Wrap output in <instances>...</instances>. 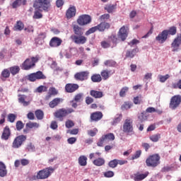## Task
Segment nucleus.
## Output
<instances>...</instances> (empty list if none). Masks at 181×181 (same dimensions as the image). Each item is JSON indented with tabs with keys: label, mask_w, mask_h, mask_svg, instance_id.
<instances>
[{
	"label": "nucleus",
	"mask_w": 181,
	"mask_h": 181,
	"mask_svg": "<svg viewBox=\"0 0 181 181\" xmlns=\"http://www.w3.org/2000/svg\"><path fill=\"white\" fill-rule=\"evenodd\" d=\"M18 103H20V104H22L23 105V107H28V105H29L30 104V101L25 100L26 95L18 94Z\"/></svg>",
	"instance_id": "bb28decb"
},
{
	"label": "nucleus",
	"mask_w": 181,
	"mask_h": 181,
	"mask_svg": "<svg viewBox=\"0 0 181 181\" xmlns=\"http://www.w3.org/2000/svg\"><path fill=\"white\" fill-rule=\"evenodd\" d=\"M64 100L62 98H55L49 103V107L50 108H54L57 107V105H59V104H62L63 103Z\"/></svg>",
	"instance_id": "4be33fe9"
},
{
	"label": "nucleus",
	"mask_w": 181,
	"mask_h": 181,
	"mask_svg": "<svg viewBox=\"0 0 181 181\" xmlns=\"http://www.w3.org/2000/svg\"><path fill=\"white\" fill-rule=\"evenodd\" d=\"M8 175V170H6V165L4 162L0 161V177H5Z\"/></svg>",
	"instance_id": "cd10ccee"
},
{
	"label": "nucleus",
	"mask_w": 181,
	"mask_h": 181,
	"mask_svg": "<svg viewBox=\"0 0 181 181\" xmlns=\"http://www.w3.org/2000/svg\"><path fill=\"white\" fill-rule=\"evenodd\" d=\"M11 129L9 128V126H6L3 129L1 139H3V141H8V139L11 138Z\"/></svg>",
	"instance_id": "6ab92c4d"
},
{
	"label": "nucleus",
	"mask_w": 181,
	"mask_h": 181,
	"mask_svg": "<svg viewBox=\"0 0 181 181\" xmlns=\"http://www.w3.org/2000/svg\"><path fill=\"white\" fill-rule=\"evenodd\" d=\"M133 102L136 105L141 104L142 103V96L139 95L134 98Z\"/></svg>",
	"instance_id": "052dcab7"
},
{
	"label": "nucleus",
	"mask_w": 181,
	"mask_h": 181,
	"mask_svg": "<svg viewBox=\"0 0 181 181\" xmlns=\"http://www.w3.org/2000/svg\"><path fill=\"white\" fill-rule=\"evenodd\" d=\"M160 138V134H153L149 137L150 140L152 141V142H158Z\"/></svg>",
	"instance_id": "5fc2aeb1"
},
{
	"label": "nucleus",
	"mask_w": 181,
	"mask_h": 181,
	"mask_svg": "<svg viewBox=\"0 0 181 181\" xmlns=\"http://www.w3.org/2000/svg\"><path fill=\"white\" fill-rule=\"evenodd\" d=\"M67 134H70V135H77V134H78V129L68 130Z\"/></svg>",
	"instance_id": "69168bd1"
},
{
	"label": "nucleus",
	"mask_w": 181,
	"mask_h": 181,
	"mask_svg": "<svg viewBox=\"0 0 181 181\" xmlns=\"http://www.w3.org/2000/svg\"><path fill=\"white\" fill-rule=\"evenodd\" d=\"M91 81L93 83H101L103 81V78L100 74H94L90 77Z\"/></svg>",
	"instance_id": "72a5a7b5"
},
{
	"label": "nucleus",
	"mask_w": 181,
	"mask_h": 181,
	"mask_svg": "<svg viewBox=\"0 0 181 181\" xmlns=\"http://www.w3.org/2000/svg\"><path fill=\"white\" fill-rule=\"evenodd\" d=\"M129 90V88H128L127 86L123 87L119 91V96L125 97V95H127V93H128Z\"/></svg>",
	"instance_id": "09e8293b"
},
{
	"label": "nucleus",
	"mask_w": 181,
	"mask_h": 181,
	"mask_svg": "<svg viewBox=\"0 0 181 181\" xmlns=\"http://www.w3.org/2000/svg\"><path fill=\"white\" fill-rule=\"evenodd\" d=\"M42 18L43 14H42V10L40 8H35L33 19H42Z\"/></svg>",
	"instance_id": "f704fd0d"
},
{
	"label": "nucleus",
	"mask_w": 181,
	"mask_h": 181,
	"mask_svg": "<svg viewBox=\"0 0 181 181\" xmlns=\"http://www.w3.org/2000/svg\"><path fill=\"white\" fill-rule=\"evenodd\" d=\"M35 64L32 63L30 59H26L24 62L21 64L22 70H30L33 67H35Z\"/></svg>",
	"instance_id": "a211bd4d"
},
{
	"label": "nucleus",
	"mask_w": 181,
	"mask_h": 181,
	"mask_svg": "<svg viewBox=\"0 0 181 181\" xmlns=\"http://www.w3.org/2000/svg\"><path fill=\"white\" fill-rule=\"evenodd\" d=\"M104 64L106 67H115L117 62L112 59H108L104 62Z\"/></svg>",
	"instance_id": "37998d69"
},
{
	"label": "nucleus",
	"mask_w": 181,
	"mask_h": 181,
	"mask_svg": "<svg viewBox=\"0 0 181 181\" xmlns=\"http://www.w3.org/2000/svg\"><path fill=\"white\" fill-rule=\"evenodd\" d=\"M10 76H11V71H9V69H6L2 71L1 76L4 77V78H9Z\"/></svg>",
	"instance_id": "864d4df0"
},
{
	"label": "nucleus",
	"mask_w": 181,
	"mask_h": 181,
	"mask_svg": "<svg viewBox=\"0 0 181 181\" xmlns=\"http://www.w3.org/2000/svg\"><path fill=\"white\" fill-rule=\"evenodd\" d=\"M123 132L127 135H135L134 131V121L132 119H126L123 124Z\"/></svg>",
	"instance_id": "7ed1b4c3"
},
{
	"label": "nucleus",
	"mask_w": 181,
	"mask_h": 181,
	"mask_svg": "<svg viewBox=\"0 0 181 181\" xmlns=\"http://www.w3.org/2000/svg\"><path fill=\"white\" fill-rule=\"evenodd\" d=\"M142 155V151L138 150L135 152V153L132 156V160H135V159H138Z\"/></svg>",
	"instance_id": "6e6d98bb"
},
{
	"label": "nucleus",
	"mask_w": 181,
	"mask_h": 181,
	"mask_svg": "<svg viewBox=\"0 0 181 181\" xmlns=\"http://www.w3.org/2000/svg\"><path fill=\"white\" fill-rule=\"evenodd\" d=\"M57 94H59V92L57 91L56 88H54V87L49 88L48 90V93L45 96V100L48 101V100H50V98H52V95H57Z\"/></svg>",
	"instance_id": "393cba45"
},
{
	"label": "nucleus",
	"mask_w": 181,
	"mask_h": 181,
	"mask_svg": "<svg viewBox=\"0 0 181 181\" xmlns=\"http://www.w3.org/2000/svg\"><path fill=\"white\" fill-rule=\"evenodd\" d=\"M9 71L13 76H16V74H18V73L21 71V68H19V66H14L10 67Z\"/></svg>",
	"instance_id": "ea45409f"
},
{
	"label": "nucleus",
	"mask_w": 181,
	"mask_h": 181,
	"mask_svg": "<svg viewBox=\"0 0 181 181\" xmlns=\"http://www.w3.org/2000/svg\"><path fill=\"white\" fill-rule=\"evenodd\" d=\"M93 163L95 166H104V165H105V159L99 157L93 160Z\"/></svg>",
	"instance_id": "473e14b6"
},
{
	"label": "nucleus",
	"mask_w": 181,
	"mask_h": 181,
	"mask_svg": "<svg viewBox=\"0 0 181 181\" xmlns=\"http://www.w3.org/2000/svg\"><path fill=\"white\" fill-rule=\"evenodd\" d=\"M83 95L81 93L76 94L74 98V101H75V103H81V101H83Z\"/></svg>",
	"instance_id": "3c124183"
},
{
	"label": "nucleus",
	"mask_w": 181,
	"mask_h": 181,
	"mask_svg": "<svg viewBox=\"0 0 181 181\" xmlns=\"http://www.w3.org/2000/svg\"><path fill=\"white\" fill-rule=\"evenodd\" d=\"M35 115L37 119H42L43 118V117H45V113L43 112V111H42L40 110H37L35 112Z\"/></svg>",
	"instance_id": "c03bdc74"
},
{
	"label": "nucleus",
	"mask_w": 181,
	"mask_h": 181,
	"mask_svg": "<svg viewBox=\"0 0 181 181\" xmlns=\"http://www.w3.org/2000/svg\"><path fill=\"white\" fill-rule=\"evenodd\" d=\"M171 87L174 89L180 88L181 90V79L177 83H173Z\"/></svg>",
	"instance_id": "e2e57ef3"
},
{
	"label": "nucleus",
	"mask_w": 181,
	"mask_h": 181,
	"mask_svg": "<svg viewBox=\"0 0 181 181\" xmlns=\"http://www.w3.org/2000/svg\"><path fill=\"white\" fill-rule=\"evenodd\" d=\"M97 30H98L97 26L92 27L88 31L86 32V35L88 36L89 35H91V33L97 32Z\"/></svg>",
	"instance_id": "680f3d73"
},
{
	"label": "nucleus",
	"mask_w": 181,
	"mask_h": 181,
	"mask_svg": "<svg viewBox=\"0 0 181 181\" xmlns=\"http://www.w3.org/2000/svg\"><path fill=\"white\" fill-rule=\"evenodd\" d=\"M73 112H74V110L73 108H61L56 110L54 113V117L59 119V121H63V118H64V117H67V115L73 114Z\"/></svg>",
	"instance_id": "f03ea898"
},
{
	"label": "nucleus",
	"mask_w": 181,
	"mask_h": 181,
	"mask_svg": "<svg viewBox=\"0 0 181 181\" xmlns=\"http://www.w3.org/2000/svg\"><path fill=\"white\" fill-rule=\"evenodd\" d=\"M65 127L66 128H68V129H70V128H73V127H74V122L70 119L66 120L65 122Z\"/></svg>",
	"instance_id": "bf43d9fd"
},
{
	"label": "nucleus",
	"mask_w": 181,
	"mask_h": 181,
	"mask_svg": "<svg viewBox=\"0 0 181 181\" xmlns=\"http://www.w3.org/2000/svg\"><path fill=\"white\" fill-rule=\"evenodd\" d=\"M105 177H113L114 172L112 171H106L104 173Z\"/></svg>",
	"instance_id": "338daca9"
},
{
	"label": "nucleus",
	"mask_w": 181,
	"mask_h": 181,
	"mask_svg": "<svg viewBox=\"0 0 181 181\" xmlns=\"http://www.w3.org/2000/svg\"><path fill=\"white\" fill-rule=\"evenodd\" d=\"M90 77V71H82L74 74V78L77 81H86Z\"/></svg>",
	"instance_id": "9b49d317"
},
{
	"label": "nucleus",
	"mask_w": 181,
	"mask_h": 181,
	"mask_svg": "<svg viewBox=\"0 0 181 181\" xmlns=\"http://www.w3.org/2000/svg\"><path fill=\"white\" fill-rule=\"evenodd\" d=\"M26 139L27 136L23 134L17 136L13 141L11 146L12 148L13 149H19V148H21V146H22V145L25 144Z\"/></svg>",
	"instance_id": "39448f33"
},
{
	"label": "nucleus",
	"mask_w": 181,
	"mask_h": 181,
	"mask_svg": "<svg viewBox=\"0 0 181 181\" xmlns=\"http://www.w3.org/2000/svg\"><path fill=\"white\" fill-rule=\"evenodd\" d=\"M121 119H122V114L117 115L112 122V125H117V124L121 122Z\"/></svg>",
	"instance_id": "49530a36"
},
{
	"label": "nucleus",
	"mask_w": 181,
	"mask_h": 181,
	"mask_svg": "<svg viewBox=\"0 0 181 181\" xmlns=\"http://www.w3.org/2000/svg\"><path fill=\"white\" fill-rule=\"evenodd\" d=\"M165 31L168 35H170L171 36H175L177 33V28L175 26H172L168 30H165Z\"/></svg>",
	"instance_id": "79ce46f5"
},
{
	"label": "nucleus",
	"mask_w": 181,
	"mask_h": 181,
	"mask_svg": "<svg viewBox=\"0 0 181 181\" xmlns=\"http://www.w3.org/2000/svg\"><path fill=\"white\" fill-rule=\"evenodd\" d=\"M115 9H117V4H107L105 7V10L107 11L108 13H112Z\"/></svg>",
	"instance_id": "e433bc0d"
},
{
	"label": "nucleus",
	"mask_w": 181,
	"mask_h": 181,
	"mask_svg": "<svg viewBox=\"0 0 181 181\" xmlns=\"http://www.w3.org/2000/svg\"><path fill=\"white\" fill-rule=\"evenodd\" d=\"M181 45V35H178L175 38L171 44L172 52H178Z\"/></svg>",
	"instance_id": "ddd939ff"
},
{
	"label": "nucleus",
	"mask_w": 181,
	"mask_h": 181,
	"mask_svg": "<svg viewBox=\"0 0 181 181\" xmlns=\"http://www.w3.org/2000/svg\"><path fill=\"white\" fill-rule=\"evenodd\" d=\"M26 4H28L27 0H16L12 3L11 6L13 9H16V8H19V6H22V5L25 6Z\"/></svg>",
	"instance_id": "b1692460"
},
{
	"label": "nucleus",
	"mask_w": 181,
	"mask_h": 181,
	"mask_svg": "<svg viewBox=\"0 0 181 181\" xmlns=\"http://www.w3.org/2000/svg\"><path fill=\"white\" fill-rule=\"evenodd\" d=\"M76 11L77 10L76 9V6L69 7L66 12V19H71V18H74V16H76Z\"/></svg>",
	"instance_id": "412c9836"
},
{
	"label": "nucleus",
	"mask_w": 181,
	"mask_h": 181,
	"mask_svg": "<svg viewBox=\"0 0 181 181\" xmlns=\"http://www.w3.org/2000/svg\"><path fill=\"white\" fill-rule=\"evenodd\" d=\"M159 160H160L159 154H153L146 158V165L148 168H156L160 163Z\"/></svg>",
	"instance_id": "20e7f679"
},
{
	"label": "nucleus",
	"mask_w": 181,
	"mask_h": 181,
	"mask_svg": "<svg viewBox=\"0 0 181 181\" xmlns=\"http://www.w3.org/2000/svg\"><path fill=\"white\" fill-rule=\"evenodd\" d=\"M168 31L164 30L158 34V35L156 37V40L162 45L163 43H165V40H168Z\"/></svg>",
	"instance_id": "2eb2a0df"
},
{
	"label": "nucleus",
	"mask_w": 181,
	"mask_h": 181,
	"mask_svg": "<svg viewBox=\"0 0 181 181\" xmlns=\"http://www.w3.org/2000/svg\"><path fill=\"white\" fill-rule=\"evenodd\" d=\"M90 95L93 97V98H103V97H104V93L103 91L91 90L90 91Z\"/></svg>",
	"instance_id": "c756f323"
},
{
	"label": "nucleus",
	"mask_w": 181,
	"mask_h": 181,
	"mask_svg": "<svg viewBox=\"0 0 181 181\" xmlns=\"http://www.w3.org/2000/svg\"><path fill=\"white\" fill-rule=\"evenodd\" d=\"M28 80L32 82L36 81V80H46V76L43 74V72L38 71L28 75Z\"/></svg>",
	"instance_id": "0eeeda50"
},
{
	"label": "nucleus",
	"mask_w": 181,
	"mask_h": 181,
	"mask_svg": "<svg viewBox=\"0 0 181 181\" xmlns=\"http://www.w3.org/2000/svg\"><path fill=\"white\" fill-rule=\"evenodd\" d=\"M25 127V124H23V122L21 120H18L16 122V128L18 131H22V129H23Z\"/></svg>",
	"instance_id": "de8ad7c7"
},
{
	"label": "nucleus",
	"mask_w": 181,
	"mask_h": 181,
	"mask_svg": "<svg viewBox=\"0 0 181 181\" xmlns=\"http://www.w3.org/2000/svg\"><path fill=\"white\" fill-rule=\"evenodd\" d=\"M46 91H47V87L42 85L36 88V93H45Z\"/></svg>",
	"instance_id": "4d7b16f0"
},
{
	"label": "nucleus",
	"mask_w": 181,
	"mask_h": 181,
	"mask_svg": "<svg viewBox=\"0 0 181 181\" xmlns=\"http://www.w3.org/2000/svg\"><path fill=\"white\" fill-rule=\"evenodd\" d=\"M96 28L99 32H104L105 29H110V23L107 22H102L99 25H96Z\"/></svg>",
	"instance_id": "c85d7f7f"
},
{
	"label": "nucleus",
	"mask_w": 181,
	"mask_h": 181,
	"mask_svg": "<svg viewBox=\"0 0 181 181\" xmlns=\"http://www.w3.org/2000/svg\"><path fill=\"white\" fill-rule=\"evenodd\" d=\"M146 113L148 114V113H150V114H152V112H158L159 114H162V111H159L158 110H156L155 107H148L146 110Z\"/></svg>",
	"instance_id": "8fccbe9b"
},
{
	"label": "nucleus",
	"mask_w": 181,
	"mask_h": 181,
	"mask_svg": "<svg viewBox=\"0 0 181 181\" xmlns=\"http://www.w3.org/2000/svg\"><path fill=\"white\" fill-rule=\"evenodd\" d=\"M54 172V168L49 167L40 170L37 174V179H47Z\"/></svg>",
	"instance_id": "423d86ee"
},
{
	"label": "nucleus",
	"mask_w": 181,
	"mask_h": 181,
	"mask_svg": "<svg viewBox=\"0 0 181 181\" xmlns=\"http://www.w3.org/2000/svg\"><path fill=\"white\" fill-rule=\"evenodd\" d=\"M50 6V0H35L33 4L35 9H42L45 12H49Z\"/></svg>",
	"instance_id": "f257e3e1"
},
{
	"label": "nucleus",
	"mask_w": 181,
	"mask_h": 181,
	"mask_svg": "<svg viewBox=\"0 0 181 181\" xmlns=\"http://www.w3.org/2000/svg\"><path fill=\"white\" fill-rule=\"evenodd\" d=\"M78 163L80 166H87V157L86 156H81L78 158Z\"/></svg>",
	"instance_id": "58836bf2"
},
{
	"label": "nucleus",
	"mask_w": 181,
	"mask_h": 181,
	"mask_svg": "<svg viewBox=\"0 0 181 181\" xmlns=\"http://www.w3.org/2000/svg\"><path fill=\"white\" fill-rule=\"evenodd\" d=\"M148 175H149V172L148 171L144 174L141 173L140 172H137L136 174H134V180L135 181L144 180V179H146V177H148Z\"/></svg>",
	"instance_id": "a878e982"
},
{
	"label": "nucleus",
	"mask_w": 181,
	"mask_h": 181,
	"mask_svg": "<svg viewBox=\"0 0 181 181\" xmlns=\"http://www.w3.org/2000/svg\"><path fill=\"white\" fill-rule=\"evenodd\" d=\"M70 39L76 43V45H84L87 42V37L83 35H72L70 37Z\"/></svg>",
	"instance_id": "f8f14e48"
},
{
	"label": "nucleus",
	"mask_w": 181,
	"mask_h": 181,
	"mask_svg": "<svg viewBox=\"0 0 181 181\" xmlns=\"http://www.w3.org/2000/svg\"><path fill=\"white\" fill-rule=\"evenodd\" d=\"M25 28V25L21 21H18L16 22V25L13 27V30L16 31H21L23 30V28Z\"/></svg>",
	"instance_id": "c9c22d12"
},
{
	"label": "nucleus",
	"mask_w": 181,
	"mask_h": 181,
	"mask_svg": "<svg viewBox=\"0 0 181 181\" xmlns=\"http://www.w3.org/2000/svg\"><path fill=\"white\" fill-rule=\"evenodd\" d=\"M76 22L79 26H86V25L91 23V16L87 14H83L78 18Z\"/></svg>",
	"instance_id": "9d476101"
},
{
	"label": "nucleus",
	"mask_w": 181,
	"mask_h": 181,
	"mask_svg": "<svg viewBox=\"0 0 181 181\" xmlns=\"http://www.w3.org/2000/svg\"><path fill=\"white\" fill-rule=\"evenodd\" d=\"M39 59H40V57L39 55H36L35 57H31V63L33 64H35L39 62Z\"/></svg>",
	"instance_id": "0e129e2a"
},
{
	"label": "nucleus",
	"mask_w": 181,
	"mask_h": 181,
	"mask_svg": "<svg viewBox=\"0 0 181 181\" xmlns=\"http://www.w3.org/2000/svg\"><path fill=\"white\" fill-rule=\"evenodd\" d=\"M109 168H112V169H115V168H117L118 166V162L117 161V159H114L110 160L108 163Z\"/></svg>",
	"instance_id": "603ef678"
},
{
	"label": "nucleus",
	"mask_w": 181,
	"mask_h": 181,
	"mask_svg": "<svg viewBox=\"0 0 181 181\" xmlns=\"http://www.w3.org/2000/svg\"><path fill=\"white\" fill-rule=\"evenodd\" d=\"M59 126L57 125V122L56 121H52L50 124V128L51 129H57Z\"/></svg>",
	"instance_id": "774afa93"
},
{
	"label": "nucleus",
	"mask_w": 181,
	"mask_h": 181,
	"mask_svg": "<svg viewBox=\"0 0 181 181\" xmlns=\"http://www.w3.org/2000/svg\"><path fill=\"white\" fill-rule=\"evenodd\" d=\"M114 74V71L108 69H103L100 72V76L103 80H108L109 77H111L112 74Z\"/></svg>",
	"instance_id": "5701e85b"
},
{
	"label": "nucleus",
	"mask_w": 181,
	"mask_h": 181,
	"mask_svg": "<svg viewBox=\"0 0 181 181\" xmlns=\"http://www.w3.org/2000/svg\"><path fill=\"white\" fill-rule=\"evenodd\" d=\"M25 127L26 128H30V129H32L33 128H39L40 124H39L37 122H29L26 123Z\"/></svg>",
	"instance_id": "a19ab883"
},
{
	"label": "nucleus",
	"mask_w": 181,
	"mask_h": 181,
	"mask_svg": "<svg viewBox=\"0 0 181 181\" xmlns=\"http://www.w3.org/2000/svg\"><path fill=\"white\" fill-rule=\"evenodd\" d=\"M17 117H18V116L16 115H15L13 113H10L8 115L7 119H8V122L13 123V122H15Z\"/></svg>",
	"instance_id": "a18cd8bd"
},
{
	"label": "nucleus",
	"mask_w": 181,
	"mask_h": 181,
	"mask_svg": "<svg viewBox=\"0 0 181 181\" xmlns=\"http://www.w3.org/2000/svg\"><path fill=\"white\" fill-rule=\"evenodd\" d=\"M181 103V96L179 95H174L171 98L169 105V108L170 110H176L180 105Z\"/></svg>",
	"instance_id": "1a4fd4ad"
},
{
	"label": "nucleus",
	"mask_w": 181,
	"mask_h": 181,
	"mask_svg": "<svg viewBox=\"0 0 181 181\" xmlns=\"http://www.w3.org/2000/svg\"><path fill=\"white\" fill-rule=\"evenodd\" d=\"M103 112L98 111L90 114V122H98L100 119H103Z\"/></svg>",
	"instance_id": "dca6fc26"
},
{
	"label": "nucleus",
	"mask_w": 181,
	"mask_h": 181,
	"mask_svg": "<svg viewBox=\"0 0 181 181\" xmlns=\"http://www.w3.org/2000/svg\"><path fill=\"white\" fill-rule=\"evenodd\" d=\"M115 139V136L112 133H109L105 134L100 137L97 143L98 146H103L105 142H108L109 141H114Z\"/></svg>",
	"instance_id": "6e6552de"
},
{
	"label": "nucleus",
	"mask_w": 181,
	"mask_h": 181,
	"mask_svg": "<svg viewBox=\"0 0 181 181\" xmlns=\"http://www.w3.org/2000/svg\"><path fill=\"white\" fill-rule=\"evenodd\" d=\"M170 76L169 74H166L165 76L163 75H159L158 78H159V81L160 83H165V81H166V80H168V78H170Z\"/></svg>",
	"instance_id": "13d9d810"
},
{
	"label": "nucleus",
	"mask_w": 181,
	"mask_h": 181,
	"mask_svg": "<svg viewBox=\"0 0 181 181\" xmlns=\"http://www.w3.org/2000/svg\"><path fill=\"white\" fill-rule=\"evenodd\" d=\"M119 39H121L124 42L127 37H128V31L127 30V28H125V26H122L119 30L118 34Z\"/></svg>",
	"instance_id": "aec40b11"
},
{
	"label": "nucleus",
	"mask_w": 181,
	"mask_h": 181,
	"mask_svg": "<svg viewBox=\"0 0 181 181\" xmlns=\"http://www.w3.org/2000/svg\"><path fill=\"white\" fill-rule=\"evenodd\" d=\"M79 88L80 86L77 83H66L65 85V91L66 93H71L77 91Z\"/></svg>",
	"instance_id": "4468645a"
},
{
	"label": "nucleus",
	"mask_w": 181,
	"mask_h": 181,
	"mask_svg": "<svg viewBox=\"0 0 181 181\" xmlns=\"http://www.w3.org/2000/svg\"><path fill=\"white\" fill-rule=\"evenodd\" d=\"M63 43V40L57 37H53L49 41L50 47H59Z\"/></svg>",
	"instance_id": "f3484780"
},
{
	"label": "nucleus",
	"mask_w": 181,
	"mask_h": 181,
	"mask_svg": "<svg viewBox=\"0 0 181 181\" xmlns=\"http://www.w3.org/2000/svg\"><path fill=\"white\" fill-rule=\"evenodd\" d=\"M74 33L75 35H84V29L83 28L78 26V25H73Z\"/></svg>",
	"instance_id": "7c9ffc66"
},
{
	"label": "nucleus",
	"mask_w": 181,
	"mask_h": 181,
	"mask_svg": "<svg viewBox=\"0 0 181 181\" xmlns=\"http://www.w3.org/2000/svg\"><path fill=\"white\" fill-rule=\"evenodd\" d=\"M138 52H139V49H138V48H135L132 51L128 50L126 53V57H130L131 59H132L135 56V54L138 53Z\"/></svg>",
	"instance_id": "4c0bfd02"
},
{
	"label": "nucleus",
	"mask_w": 181,
	"mask_h": 181,
	"mask_svg": "<svg viewBox=\"0 0 181 181\" xmlns=\"http://www.w3.org/2000/svg\"><path fill=\"white\" fill-rule=\"evenodd\" d=\"M148 117L149 115L146 113V111H143L138 115V119L140 122H145V121H148Z\"/></svg>",
	"instance_id": "2f4dec72"
}]
</instances>
